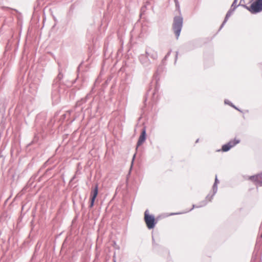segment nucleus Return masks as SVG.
Wrapping results in <instances>:
<instances>
[{
	"label": "nucleus",
	"instance_id": "1",
	"mask_svg": "<svg viewBox=\"0 0 262 262\" xmlns=\"http://www.w3.org/2000/svg\"><path fill=\"white\" fill-rule=\"evenodd\" d=\"M62 78L63 74H61L60 71H59L56 78L53 81L52 92V98L53 103L54 104L58 103L59 101V81L62 79Z\"/></svg>",
	"mask_w": 262,
	"mask_h": 262
},
{
	"label": "nucleus",
	"instance_id": "2",
	"mask_svg": "<svg viewBox=\"0 0 262 262\" xmlns=\"http://www.w3.org/2000/svg\"><path fill=\"white\" fill-rule=\"evenodd\" d=\"M183 19L181 16H176L173 18L172 29L178 39L183 26Z\"/></svg>",
	"mask_w": 262,
	"mask_h": 262
},
{
	"label": "nucleus",
	"instance_id": "3",
	"mask_svg": "<svg viewBox=\"0 0 262 262\" xmlns=\"http://www.w3.org/2000/svg\"><path fill=\"white\" fill-rule=\"evenodd\" d=\"M242 6L249 10L251 13L256 14L262 11V0H255L249 7L246 5H243Z\"/></svg>",
	"mask_w": 262,
	"mask_h": 262
},
{
	"label": "nucleus",
	"instance_id": "4",
	"mask_svg": "<svg viewBox=\"0 0 262 262\" xmlns=\"http://www.w3.org/2000/svg\"><path fill=\"white\" fill-rule=\"evenodd\" d=\"M144 220L149 229H153L157 224L155 216L153 215L149 214L148 210L144 212Z\"/></svg>",
	"mask_w": 262,
	"mask_h": 262
},
{
	"label": "nucleus",
	"instance_id": "5",
	"mask_svg": "<svg viewBox=\"0 0 262 262\" xmlns=\"http://www.w3.org/2000/svg\"><path fill=\"white\" fill-rule=\"evenodd\" d=\"M148 58L152 60H155L158 58V53L157 52L151 47H147L145 48V53Z\"/></svg>",
	"mask_w": 262,
	"mask_h": 262
},
{
	"label": "nucleus",
	"instance_id": "6",
	"mask_svg": "<svg viewBox=\"0 0 262 262\" xmlns=\"http://www.w3.org/2000/svg\"><path fill=\"white\" fill-rule=\"evenodd\" d=\"M138 59L140 62V63L144 67H149L151 64V59H150L148 57L146 56V55L144 54H140L138 57Z\"/></svg>",
	"mask_w": 262,
	"mask_h": 262
},
{
	"label": "nucleus",
	"instance_id": "7",
	"mask_svg": "<svg viewBox=\"0 0 262 262\" xmlns=\"http://www.w3.org/2000/svg\"><path fill=\"white\" fill-rule=\"evenodd\" d=\"M248 179L254 182L255 185L262 186V173L248 177Z\"/></svg>",
	"mask_w": 262,
	"mask_h": 262
},
{
	"label": "nucleus",
	"instance_id": "8",
	"mask_svg": "<svg viewBox=\"0 0 262 262\" xmlns=\"http://www.w3.org/2000/svg\"><path fill=\"white\" fill-rule=\"evenodd\" d=\"M98 193V185L96 184L95 185L94 188L91 192V202L89 206L90 208H92L94 205L95 199Z\"/></svg>",
	"mask_w": 262,
	"mask_h": 262
},
{
	"label": "nucleus",
	"instance_id": "9",
	"mask_svg": "<svg viewBox=\"0 0 262 262\" xmlns=\"http://www.w3.org/2000/svg\"><path fill=\"white\" fill-rule=\"evenodd\" d=\"M146 137V128L144 127L142 130L141 135L139 136L137 143V147L141 145L145 141Z\"/></svg>",
	"mask_w": 262,
	"mask_h": 262
},
{
	"label": "nucleus",
	"instance_id": "10",
	"mask_svg": "<svg viewBox=\"0 0 262 262\" xmlns=\"http://www.w3.org/2000/svg\"><path fill=\"white\" fill-rule=\"evenodd\" d=\"M210 194H209L206 197L205 200H204L203 201H202L201 202H200L198 205H193L192 208L191 209H190L189 210H188V211H190L192 210L194 208H200V207L205 206L207 204V200H208L209 201H210ZM211 201V200H210V201Z\"/></svg>",
	"mask_w": 262,
	"mask_h": 262
},
{
	"label": "nucleus",
	"instance_id": "11",
	"mask_svg": "<svg viewBox=\"0 0 262 262\" xmlns=\"http://www.w3.org/2000/svg\"><path fill=\"white\" fill-rule=\"evenodd\" d=\"M219 183V180L217 179V176L216 175L215 176V181H214V184L213 185V186H212L213 193L210 196V201L212 199L213 196L217 192V184Z\"/></svg>",
	"mask_w": 262,
	"mask_h": 262
},
{
	"label": "nucleus",
	"instance_id": "12",
	"mask_svg": "<svg viewBox=\"0 0 262 262\" xmlns=\"http://www.w3.org/2000/svg\"><path fill=\"white\" fill-rule=\"evenodd\" d=\"M89 96L87 95L85 97L82 98L80 100L77 101L76 104V107L80 106L82 104L85 103L87 101V99L88 98Z\"/></svg>",
	"mask_w": 262,
	"mask_h": 262
},
{
	"label": "nucleus",
	"instance_id": "13",
	"mask_svg": "<svg viewBox=\"0 0 262 262\" xmlns=\"http://www.w3.org/2000/svg\"><path fill=\"white\" fill-rule=\"evenodd\" d=\"M240 142V140L234 139V140H230L228 143L231 146V148L235 146L236 144Z\"/></svg>",
	"mask_w": 262,
	"mask_h": 262
},
{
	"label": "nucleus",
	"instance_id": "14",
	"mask_svg": "<svg viewBox=\"0 0 262 262\" xmlns=\"http://www.w3.org/2000/svg\"><path fill=\"white\" fill-rule=\"evenodd\" d=\"M231 148V146L227 143L222 146V150L223 151L227 152Z\"/></svg>",
	"mask_w": 262,
	"mask_h": 262
},
{
	"label": "nucleus",
	"instance_id": "15",
	"mask_svg": "<svg viewBox=\"0 0 262 262\" xmlns=\"http://www.w3.org/2000/svg\"><path fill=\"white\" fill-rule=\"evenodd\" d=\"M235 10V7L234 8H230V9L228 10L226 14V16H228L229 17L231 15L233 11Z\"/></svg>",
	"mask_w": 262,
	"mask_h": 262
},
{
	"label": "nucleus",
	"instance_id": "16",
	"mask_svg": "<svg viewBox=\"0 0 262 262\" xmlns=\"http://www.w3.org/2000/svg\"><path fill=\"white\" fill-rule=\"evenodd\" d=\"M229 18V17L226 16H225V19L223 22V23L222 24L220 29H219V30H221L222 29V28L224 27V26L225 25V24L226 23L227 21L228 20Z\"/></svg>",
	"mask_w": 262,
	"mask_h": 262
},
{
	"label": "nucleus",
	"instance_id": "17",
	"mask_svg": "<svg viewBox=\"0 0 262 262\" xmlns=\"http://www.w3.org/2000/svg\"><path fill=\"white\" fill-rule=\"evenodd\" d=\"M229 18V17L226 16H225V19L223 22V23L222 24L220 29H219V30H221L222 29V28L224 27V26L225 25V24L226 23L227 21L228 20Z\"/></svg>",
	"mask_w": 262,
	"mask_h": 262
},
{
	"label": "nucleus",
	"instance_id": "18",
	"mask_svg": "<svg viewBox=\"0 0 262 262\" xmlns=\"http://www.w3.org/2000/svg\"><path fill=\"white\" fill-rule=\"evenodd\" d=\"M237 0H234L231 6V8H234L235 7V9L238 6L240 5V4H238V5H236V3H237Z\"/></svg>",
	"mask_w": 262,
	"mask_h": 262
},
{
	"label": "nucleus",
	"instance_id": "19",
	"mask_svg": "<svg viewBox=\"0 0 262 262\" xmlns=\"http://www.w3.org/2000/svg\"><path fill=\"white\" fill-rule=\"evenodd\" d=\"M174 2H175V5H176V9L179 12H180V5H179L178 1V0H174Z\"/></svg>",
	"mask_w": 262,
	"mask_h": 262
},
{
	"label": "nucleus",
	"instance_id": "20",
	"mask_svg": "<svg viewBox=\"0 0 262 262\" xmlns=\"http://www.w3.org/2000/svg\"><path fill=\"white\" fill-rule=\"evenodd\" d=\"M171 50H170L167 53V54L165 55V57H164V59H166L168 56L170 55V53H171Z\"/></svg>",
	"mask_w": 262,
	"mask_h": 262
},
{
	"label": "nucleus",
	"instance_id": "21",
	"mask_svg": "<svg viewBox=\"0 0 262 262\" xmlns=\"http://www.w3.org/2000/svg\"><path fill=\"white\" fill-rule=\"evenodd\" d=\"M224 102L225 104H229V105L231 104V103H232L230 101L227 99L225 100Z\"/></svg>",
	"mask_w": 262,
	"mask_h": 262
},
{
	"label": "nucleus",
	"instance_id": "22",
	"mask_svg": "<svg viewBox=\"0 0 262 262\" xmlns=\"http://www.w3.org/2000/svg\"><path fill=\"white\" fill-rule=\"evenodd\" d=\"M178 53H179V52L178 51L176 52V56H175L174 63H176V62H177V59H178Z\"/></svg>",
	"mask_w": 262,
	"mask_h": 262
},
{
	"label": "nucleus",
	"instance_id": "23",
	"mask_svg": "<svg viewBox=\"0 0 262 262\" xmlns=\"http://www.w3.org/2000/svg\"><path fill=\"white\" fill-rule=\"evenodd\" d=\"M230 105L232 107H233V108H234L235 109L239 111H241L238 108H237L235 105H234L232 103H231V104H230Z\"/></svg>",
	"mask_w": 262,
	"mask_h": 262
},
{
	"label": "nucleus",
	"instance_id": "24",
	"mask_svg": "<svg viewBox=\"0 0 262 262\" xmlns=\"http://www.w3.org/2000/svg\"><path fill=\"white\" fill-rule=\"evenodd\" d=\"M145 7H146V6H143V7H142L141 8V10L142 12H144V11H145Z\"/></svg>",
	"mask_w": 262,
	"mask_h": 262
},
{
	"label": "nucleus",
	"instance_id": "25",
	"mask_svg": "<svg viewBox=\"0 0 262 262\" xmlns=\"http://www.w3.org/2000/svg\"><path fill=\"white\" fill-rule=\"evenodd\" d=\"M182 213H171L170 214V215H176V214H181Z\"/></svg>",
	"mask_w": 262,
	"mask_h": 262
},
{
	"label": "nucleus",
	"instance_id": "26",
	"mask_svg": "<svg viewBox=\"0 0 262 262\" xmlns=\"http://www.w3.org/2000/svg\"><path fill=\"white\" fill-rule=\"evenodd\" d=\"M199 139H198L196 140L195 143H198V142H199Z\"/></svg>",
	"mask_w": 262,
	"mask_h": 262
},
{
	"label": "nucleus",
	"instance_id": "27",
	"mask_svg": "<svg viewBox=\"0 0 262 262\" xmlns=\"http://www.w3.org/2000/svg\"><path fill=\"white\" fill-rule=\"evenodd\" d=\"M135 157V155H134V157H133V161L134 160Z\"/></svg>",
	"mask_w": 262,
	"mask_h": 262
},
{
	"label": "nucleus",
	"instance_id": "28",
	"mask_svg": "<svg viewBox=\"0 0 262 262\" xmlns=\"http://www.w3.org/2000/svg\"><path fill=\"white\" fill-rule=\"evenodd\" d=\"M155 93H156V92H155L154 93H153V94H153V95H155Z\"/></svg>",
	"mask_w": 262,
	"mask_h": 262
}]
</instances>
